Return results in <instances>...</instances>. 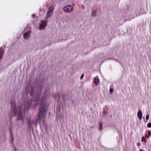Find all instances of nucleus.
I'll use <instances>...</instances> for the list:
<instances>
[{"mask_svg":"<svg viewBox=\"0 0 151 151\" xmlns=\"http://www.w3.org/2000/svg\"><path fill=\"white\" fill-rule=\"evenodd\" d=\"M46 109L44 106H41L40 108V111L38 117L39 120H41L42 117H43L44 115V112L45 111Z\"/></svg>","mask_w":151,"mask_h":151,"instance_id":"f257e3e1","label":"nucleus"},{"mask_svg":"<svg viewBox=\"0 0 151 151\" xmlns=\"http://www.w3.org/2000/svg\"><path fill=\"white\" fill-rule=\"evenodd\" d=\"M73 6L71 5H67L63 8L64 11L67 13L70 12L73 10Z\"/></svg>","mask_w":151,"mask_h":151,"instance_id":"f03ea898","label":"nucleus"},{"mask_svg":"<svg viewBox=\"0 0 151 151\" xmlns=\"http://www.w3.org/2000/svg\"><path fill=\"white\" fill-rule=\"evenodd\" d=\"M54 9V7L53 6H50L49 8V11L47 13V18H48L49 17H50L53 12Z\"/></svg>","mask_w":151,"mask_h":151,"instance_id":"7ed1b4c3","label":"nucleus"},{"mask_svg":"<svg viewBox=\"0 0 151 151\" xmlns=\"http://www.w3.org/2000/svg\"><path fill=\"white\" fill-rule=\"evenodd\" d=\"M46 25V22L44 20H41V23L40 24V29H43L45 28Z\"/></svg>","mask_w":151,"mask_h":151,"instance_id":"20e7f679","label":"nucleus"},{"mask_svg":"<svg viewBox=\"0 0 151 151\" xmlns=\"http://www.w3.org/2000/svg\"><path fill=\"white\" fill-rule=\"evenodd\" d=\"M137 115L138 119L139 120H141L142 118V114L141 110L138 111Z\"/></svg>","mask_w":151,"mask_h":151,"instance_id":"39448f33","label":"nucleus"},{"mask_svg":"<svg viewBox=\"0 0 151 151\" xmlns=\"http://www.w3.org/2000/svg\"><path fill=\"white\" fill-rule=\"evenodd\" d=\"M30 33V31H29L27 32L24 33V38L25 39H28L29 37V36Z\"/></svg>","mask_w":151,"mask_h":151,"instance_id":"423d86ee","label":"nucleus"},{"mask_svg":"<svg viewBox=\"0 0 151 151\" xmlns=\"http://www.w3.org/2000/svg\"><path fill=\"white\" fill-rule=\"evenodd\" d=\"M99 78H95L94 80V83L96 86H98L99 83Z\"/></svg>","mask_w":151,"mask_h":151,"instance_id":"0eeeda50","label":"nucleus"},{"mask_svg":"<svg viewBox=\"0 0 151 151\" xmlns=\"http://www.w3.org/2000/svg\"><path fill=\"white\" fill-rule=\"evenodd\" d=\"M11 105L12 107H13L14 106V114L15 115L16 114V111L17 110V109H16V108L15 107L14 104H12V102H11Z\"/></svg>","mask_w":151,"mask_h":151,"instance_id":"6e6552de","label":"nucleus"},{"mask_svg":"<svg viewBox=\"0 0 151 151\" xmlns=\"http://www.w3.org/2000/svg\"><path fill=\"white\" fill-rule=\"evenodd\" d=\"M22 115L21 114V113H20L18 114V119H22Z\"/></svg>","mask_w":151,"mask_h":151,"instance_id":"1a4fd4ad","label":"nucleus"},{"mask_svg":"<svg viewBox=\"0 0 151 151\" xmlns=\"http://www.w3.org/2000/svg\"><path fill=\"white\" fill-rule=\"evenodd\" d=\"M3 50H0V59H1L2 58V55H3Z\"/></svg>","mask_w":151,"mask_h":151,"instance_id":"9d476101","label":"nucleus"},{"mask_svg":"<svg viewBox=\"0 0 151 151\" xmlns=\"http://www.w3.org/2000/svg\"><path fill=\"white\" fill-rule=\"evenodd\" d=\"M96 11H94L92 12L91 15L93 16H95L96 15Z\"/></svg>","mask_w":151,"mask_h":151,"instance_id":"9b49d317","label":"nucleus"},{"mask_svg":"<svg viewBox=\"0 0 151 151\" xmlns=\"http://www.w3.org/2000/svg\"><path fill=\"white\" fill-rule=\"evenodd\" d=\"M143 141H144L145 142H147V141L146 140L145 138L144 137H142L141 141L142 142Z\"/></svg>","mask_w":151,"mask_h":151,"instance_id":"f8f14e48","label":"nucleus"},{"mask_svg":"<svg viewBox=\"0 0 151 151\" xmlns=\"http://www.w3.org/2000/svg\"><path fill=\"white\" fill-rule=\"evenodd\" d=\"M99 124V129H102V124L101 123V122H100Z\"/></svg>","mask_w":151,"mask_h":151,"instance_id":"ddd939ff","label":"nucleus"},{"mask_svg":"<svg viewBox=\"0 0 151 151\" xmlns=\"http://www.w3.org/2000/svg\"><path fill=\"white\" fill-rule=\"evenodd\" d=\"M147 126L149 128L151 127V123H149L147 125Z\"/></svg>","mask_w":151,"mask_h":151,"instance_id":"4468645a","label":"nucleus"},{"mask_svg":"<svg viewBox=\"0 0 151 151\" xmlns=\"http://www.w3.org/2000/svg\"><path fill=\"white\" fill-rule=\"evenodd\" d=\"M149 118V115L148 114H147L146 116V119L147 120Z\"/></svg>","mask_w":151,"mask_h":151,"instance_id":"2eb2a0df","label":"nucleus"},{"mask_svg":"<svg viewBox=\"0 0 151 151\" xmlns=\"http://www.w3.org/2000/svg\"><path fill=\"white\" fill-rule=\"evenodd\" d=\"M110 92L111 93L113 91V89L112 88H110Z\"/></svg>","mask_w":151,"mask_h":151,"instance_id":"dca6fc26","label":"nucleus"},{"mask_svg":"<svg viewBox=\"0 0 151 151\" xmlns=\"http://www.w3.org/2000/svg\"><path fill=\"white\" fill-rule=\"evenodd\" d=\"M148 134L149 136H150L151 135V133L150 131H148Z\"/></svg>","mask_w":151,"mask_h":151,"instance_id":"f3484780","label":"nucleus"},{"mask_svg":"<svg viewBox=\"0 0 151 151\" xmlns=\"http://www.w3.org/2000/svg\"><path fill=\"white\" fill-rule=\"evenodd\" d=\"M83 76H84V74H82L81 75V79H82L83 78Z\"/></svg>","mask_w":151,"mask_h":151,"instance_id":"a211bd4d","label":"nucleus"},{"mask_svg":"<svg viewBox=\"0 0 151 151\" xmlns=\"http://www.w3.org/2000/svg\"><path fill=\"white\" fill-rule=\"evenodd\" d=\"M149 137V136H148L147 135H146L145 136V137L147 138H148Z\"/></svg>","mask_w":151,"mask_h":151,"instance_id":"6ab92c4d","label":"nucleus"},{"mask_svg":"<svg viewBox=\"0 0 151 151\" xmlns=\"http://www.w3.org/2000/svg\"><path fill=\"white\" fill-rule=\"evenodd\" d=\"M0 50H2V47H0Z\"/></svg>","mask_w":151,"mask_h":151,"instance_id":"aec40b11","label":"nucleus"},{"mask_svg":"<svg viewBox=\"0 0 151 151\" xmlns=\"http://www.w3.org/2000/svg\"><path fill=\"white\" fill-rule=\"evenodd\" d=\"M106 113H107V112L106 111V112H105V111H104V114Z\"/></svg>","mask_w":151,"mask_h":151,"instance_id":"412c9836","label":"nucleus"},{"mask_svg":"<svg viewBox=\"0 0 151 151\" xmlns=\"http://www.w3.org/2000/svg\"><path fill=\"white\" fill-rule=\"evenodd\" d=\"M139 151H143V150H140Z\"/></svg>","mask_w":151,"mask_h":151,"instance_id":"4be33fe9","label":"nucleus"}]
</instances>
